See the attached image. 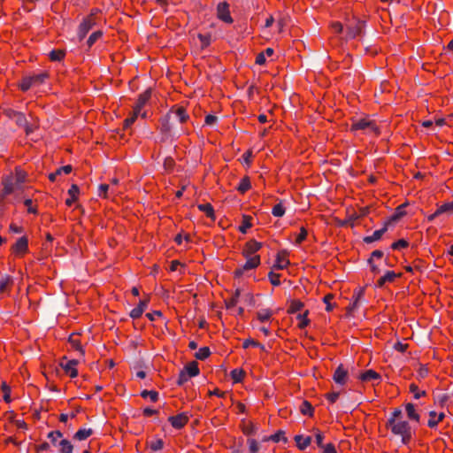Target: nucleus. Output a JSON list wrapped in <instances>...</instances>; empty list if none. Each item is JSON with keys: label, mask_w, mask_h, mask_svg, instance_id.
Segmentation results:
<instances>
[{"label": "nucleus", "mask_w": 453, "mask_h": 453, "mask_svg": "<svg viewBox=\"0 0 453 453\" xmlns=\"http://www.w3.org/2000/svg\"><path fill=\"white\" fill-rule=\"evenodd\" d=\"M365 296V288H359L354 290L352 302L346 308V314L351 316L353 311L358 307L360 300Z\"/></svg>", "instance_id": "nucleus-16"}, {"label": "nucleus", "mask_w": 453, "mask_h": 453, "mask_svg": "<svg viewBox=\"0 0 453 453\" xmlns=\"http://www.w3.org/2000/svg\"><path fill=\"white\" fill-rule=\"evenodd\" d=\"M164 441L162 439H157L150 443V448L152 451H157L164 448Z\"/></svg>", "instance_id": "nucleus-61"}, {"label": "nucleus", "mask_w": 453, "mask_h": 453, "mask_svg": "<svg viewBox=\"0 0 453 453\" xmlns=\"http://www.w3.org/2000/svg\"><path fill=\"white\" fill-rule=\"evenodd\" d=\"M357 379L360 380L362 382H369L372 380H378V384H379L381 380V375L379 372H377L376 371L370 369V370H365L364 372H361L358 374Z\"/></svg>", "instance_id": "nucleus-20"}, {"label": "nucleus", "mask_w": 453, "mask_h": 453, "mask_svg": "<svg viewBox=\"0 0 453 453\" xmlns=\"http://www.w3.org/2000/svg\"><path fill=\"white\" fill-rule=\"evenodd\" d=\"M24 204H25V206H27L28 213H32L35 215L38 214V206H37V204H35V205L33 204L32 199H30V198L25 199Z\"/></svg>", "instance_id": "nucleus-58"}, {"label": "nucleus", "mask_w": 453, "mask_h": 453, "mask_svg": "<svg viewBox=\"0 0 453 453\" xmlns=\"http://www.w3.org/2000/svg\"><path fill=\"white\" fill-rule=\"evenodd\" d=\"M79 361L77 359L67 360L65 364L63 361L60 362V366L64 369L65 374L69 375L71 378H76L78 376V370L76 366L78 365Z\"/></svg>", "instance_id": "nucleus-19"}, {"label": "nucleus", "mask_w": 453, "mask_h": 453, "mask_svg": "<svg viewBox=\"0 0 453 453\" xmlns=\"http://www.w3.org/2000/svg\"><path fill=\"white\" fill-rule=\"evenodd\" d=\"M409 205V203L406 201L405 203L398 205L394 213L390 216L391 220H395V222L399 221L402 218L407 215V211L405 208Z\"/></svg>", "instance_id": "nucleus-28"}, {"label": "nucleus", "mask_w": 453, "mask_h": 453, "mask_svg": "<svg viewBox=\"0 0 453 453\" xmlns=\"http://www.w3.org/2000/svg\"><path fill=\"white\" fill-rule=\"evenodd\" d=\"M93 430L91 428H88V429H79L73 435V439L74 440H78V441H83V440H86L87 438H88L89 436H91L93 434Z\"/></svg>", "instance_id": "nucleus-42"}, {"label": "nucleus", "mask_w": 453, "mask_h": 453, "mask_svg": "<svg viewBox=\"0 0 453 453\" xmlns=\"http://www.w3.org/2000/svg\"><path fill=\"white\" fill-rule=\"evenodd\" d=\"M3 114L8 119H15L18 126L26 124V116L23 112L15 111L12 108H4L3 109Z\"/></svg>", "instance_id": "nucleus-17"}, {"label": "nucleus", "mask_w": 453, "mask_h": 453, "mask_svg": "<svg viewBox=\"0 0 453 453\" xmlns=\"http://www.w3.org/2000/svg\"><path fill=\"white\" fill-rule=\"evenodd\" d=\"M274 312L271 309H264L257 312L256 317L260 322H265L272 319Z\"/></svg>", "instance_id": "nucleus-38"}, {"label": "nucleus", "mask_w": 453, "mask_h": 453, "mask_svg": "<svg viewBox=\"0 0 453 453\" xmlns=\"http://www.w3.org/2000/svg\"><path fill=\"white\" fill-rule=\"evenodd\" d=\"M403 277V273H395L394 271H387L386 273L379 278L375 283L377 288H382L387 282L393 283L396 279Z\"/></svg>", "instance_id": "nucleus-15"}, {"label": "nucleus", "mask_w": 453, "mask_h": 453, "mask_svg": "<svg viewBox=\"0 0 453 453\" xmlns=\"http://www.w3.org/2000/svg\"><path fill=\"white\" fill-rule=\"evenodd\" d=\"M229 8L230 5L226 1L220 2L217 5V18L226 24H232L234 22Z\"/></svg>", "instance_id": "nucleus-10"}, {"label": "nucleus", "mask_w": 453, "mask_h": 453, "mask_svg": "<svg viewBox=\"0 0 453 453\" xmlns=\"http://www.w3.org/2000/svg\"><path fill=\"white\" fill-rule=\"evenodd\" d=\"M436 210H437V214H439V215H441L444 213L452 215L453 214V201L444 203L441 205H438Z\"/></svg>", "instance_id": "nucleus-41"}, {"label": "nucleus", "mask_w": 453, "mask_h": 453, "mask_svg": "<svg viewBox=\"0 0 453 453\" xmlns=\"http://www.w3.org/2000/svg\"><path fill=\"white\" fill-rule=\"evenodd\" d=\"M28 238L24 235L17 240V242L11 247L12 254L23 257L28 253Z\"/></svg>", "instance_id": "nucleus-9"}, {"label": "nucleus", "mask_w": 453, "mask_h": 453, "mask_svg": "<svg viewBox=\"0 0 453 453\" xmlns=\"http://www.w3.org/2000/svg\"><path fill=\"white\" fill-rule=\"evenodd\" d=\"M280 274L274 273L273 270L269 272L268 273V279L271 282V284L274 287H278L280 285Z\"/></svg>", "instance_id": "nucleus-57"}, {"label": "nucleus", "mask_w": 453, "mask_h": 453, "mask_svg": "<svg viewBox=\"0 0 453 453\" xmlns=\"http://www.w3.org/2000/svg\"><path fill=\"white\" fill-rule=\"evenodd\" d=\"M268 439H271L273 442H279L282 441L284 443L288 442V438L285 436V432L283 430H278L275 434L268 436Z\"/></svg>", "instance_id": "nucleus-50"}, {"label": "nucleus", "mask_w": 453, "mask_h": 453, "mask_svg": "<svg viewBox=\"0 0 453 453\" xmlns=\"http://www.w3.org/2000/svg\"><path fill=\"white\" fill-rule=\"evenodd\" d=\"M304 307V303L299 299H293L289 301V305L287 309L288 314H294L301 311Z\"/></svg>", "instance_id": "nucleus-34"}, {"label": "nucleus", "mask_w": 453, "mask_h": 453, "mask_svg": "<svg viewBox=\"0 0 453 453\" xmlns=\"http://www.w3.org/2000/svg\"><path fill=\"white\" fill-rule=\"evenodd\" d=\"M384 234L383 230H376L373 232L372 235H367L363 238V242L365 243H372L373 242L379 241L381 239Z\"/></svg>", "instance_id": "nucleus-46"}, {"label": "nucleus", "mask_w": 453, "mask_h": 453, "mask_svg": "<svg viewBox=\"0 0 453 453\" xmlns=\"http://www.w3.org/2000/svg\"><path fill=\"white\" fill-rule=\"evenodd\" d=\"M1 391L3 392V399L6 403H10L12 402L11 398V387L6 383V381H3L1 384Z\"/></svg>", "instance_id": "nucleus-43"}, {"label": "nucleus", "mask_w": 453, "mask_h": 453, "mask_svg": "<svg viewBox=\"0 0 453 453\" xmlns=\"http://www.w3.org/2000/svg\"><path fill=\"white\" fill-rule=\"evenodd\" d=\"M60 171H64V173L69 174L73 171V166L71 165H66L58 168L55 172L50 173L48 176L50 181L55 182L57 180L58 176L60 175Z\"/></svg>", "instance_id": "nucleus-33"}, {"label": "nucleus", "mask_w": 453, "mask_h": 453, "mask_svg": "<svg viewBox=\"0 0 453 453\" xmlns=\"http://www.w3.org/2000/svg\"><path fill=\"white\" fill-rule=\"evenodd\" d=\"M414 270L418 272H423V270L426 267V262L423 259L417 258L412 262Z\"/></svg>", "instance_id": "nucleus-63"}, {"label": "nucleus", "mask_w": 453, "mask_h": 453, "mask_svg": "<svg viewBox=\"0 0 453 453\" xmlns=\"http://www.w3.org/2000/svg\"><path fill=\"white\" fill-rule=\"evenodd\" d=\"M299 411L303 415L313 418L315 409L308 400H303L299 407Z\"/></svg>", "instance_id": "nucleus-29"}, {"label": "nucleus", "mask_w": 453, "mask_h": 453, "mask_svg": "<svg viewBox=\"0 0 453 453\" xmlns=\"http://www.w3.org/2000/svg\"><path fill=\"white\" fill-rule=\"evenodd\" d=\"M66 56V50L65 49H55L49 54V58L51 62H60L64 60Z\"/></svg>", "instance_id": "nucleus-31"}, {"label": "nucleus", "mask_w": 453, "mask_h": 453, "mask_svg": "<svg viewBox=\"0 0 453 453\" xmlns=\"http://www.w3.org/2000/svg\"><path fill=\"white\" fill-rule=\"evenodd\" d=\"M197 38L201 42V48L203 50L210 46L211 42V35L210 33L207 34H198Z\"/></svg>", "instance_id": "nucleus-49"}, {"label": "nucleus", "mask_w": 453, "mask_h": 453, "mask_svg": "<svg viewBox=\"0 0 453 453\" xmlns=\"http://www.w3.org/2000/svg\"><path fill=\"white\" fill-rule=\"evenodd\" d=\"M252 217L250 215L243 214L242 224L239 226L238 229L242 234H246L247 230L252 226Z\"/></svg>", "instance_id": "nucleus-37"}, {"label": "nucleus", "mask_w": 453, "mask_h": 453, "mask_svg": "<svg viewBox=\"0 0 453 453\" xmlns=\"http://www.w3.org/2000/svg\"><path fill=\"white\" fill-rule=\"evenodd\" d=\"M14 286L13 277L11 275H4L0 279V295L6 294L10 296Z\"/></svg>", "instance_id": "nucleus-18"}, {"label": "nucleus", "mask_w": 453, "mask_h": 453, "mask_svg": "<svg viewBox=\"0 0 453 453\" xmlns=\"http://www.w3.org/2000/svg\"><path fill=\"white\" fill-rule=\"evenodd\" d=\"M167 112L170 113L171 118L172 114H175L178 117V119L180 124L187 123L190 119L186 107L182 105L174 104L170 108V110Z\"/></svg>", "instance_id": "nucleus-13"}, {"label": "nucleus", "mask_w": 453, "mask_h": 453, "mask_svg": "<svg viewBox=\"0 0 453 453\" xmlns=\"http://www.w3.org/2000/svg\"><path fill=\"white\" fill-rule=\"evenodd\" d=\"M334 298V295L333 293H328L323 297V302L326 303V311L330 312L336 306L335 303H332L331 301Z\"/></svg>", "instance_id": "nucleus-52"}, {"label": "nucleus", "mask_w": 453, "mask_h": 453, "mask_svg": "<svg viewBox=\"0 0 453 453\" xmlns=\"http://www.w3.org/2000/svg\"><path fill=\"white\" fill-rule=\"evenodd\" d=\"M141 396L142 398L150 397V401L152 403H157L158 401V398H159V394L156 390H147V389H144V390H142L141 392Z\"/></svg>", "instance_id": "nucleus-47"}, {"label": "nucleus", "mask_w": 453, "mask_h": 453, "mask_svg": "<svg viewBox=\"0 0 453 453\" xmlns=\"http://www.w3.org/2000/svg\"><path fill=\"white\" fill-rule=\"evenodd\" d=\"M69 198L65 200L66 206H72L79 198L80 188L77 184H72L68 189Z\"/></svg>", "instance_id": "nucleus-25"}, {"label": "nucleus", "mask_w": 453, "mask_h": 453, "mask_svg": "<svg viewBox=\"0 0 453 453\" xmlns=\"http://www.w3.org/2000/svg\"><path fill=\"white\" fill-rule=\"evenodd\" d=\"M349 372L342 364L339 365L333 374L334 381L341 386H345L348 382Z\"/></svg>", "instance_id": "nucleus-14"}, {"label": "nucleus", "mask_w": 453, "mask_h": 453, "mask_svg": "<svg viewBox=\"0 0 453 453\" xmlns=\"http://www.w3.org/2000/svg\"><path fill=\"white\" fill-rule=\"evenodd\" d=\"M410 246V242L405 239H399L396 242H394L390 248L394 250H399L402 249H407Z\"/></svg>", "instance_id": "nucleus-54"}, {"label": "nucleus", "mask_w": 453, "mask_h": 453, "mask_svg": "<svg viewBox=\"0 0 453 453\" xmlns=\"http://www.w3.org/2000/svg\"><path fill=\"white\" fill-rule=\"evenodd\" d=\"M352 124L349 127V131L354 134L357 131H363L364 134L372 133L376 137L380 135V128L377 125L376 121L371 119L369 116H366L360 119H351Z\"/></svg>", "instance_id": "nucleus-4"}, {"label": "nucleus", "mask_w": 453, "mask_h": 453, "mask_svg": "<svg viewBox=\"0 0 453 453\" xmlns=\"http://www.w3.org/2000/svg\"><path fill=\"white\" fill-rule=\"evenodd\" d=\"M445 418V414L443 412L437 413L434 411H429V419L427 421V426L429 428H434L438 426L440 422H441Z\"/></svg>", "instance_id": "nucleus-24"}, {"label": "nucleus", "mask_w": 453, "mask_h": 453, "mask_svg": "<svg viewBox=\"0 0 453 453\" xmlns=\"http://www.w3.org/2000/svg\"><path fill=\"white\" fill-rule=\"evenodd\" d=\"M103 12L99 8H92L78 27L77 36L80 42L86 38L88 32L102 20Z\"/></svg>", "instance_id": "nucleus-3"}, {"label": "nucleus", "mask_w": 453, "mask_h": 453, "mask_svg": "<svg viewBox=\"0 0 453 453\" xmlns=\"http://www.w3.org/2000/svg\"><path fill=\"white\" fill-rule=\"evenodd\" d=\"M409 391L413 394V397L415 399H419L420 397L426 396L427 393L426 390H419L418 387L415 383H411L409 387Z\"/></svg>", "instance_id": "nucleus-45"}, {"label": "nucleus", "mask_w": 453, "mask_h": 453, "mask_svg": "<svg viewBox=\"0 0 453 453\" xmlns=\"http://www.w3.org/2000/svg\"><path fill=\"white\" fill-rule=\"evenodd\" d=\"M346 31L348 38L356 39L357 37H360L365 35V28L366 24L365 20H362L354 15L351 17V19H346Z\"/></svg>", "instance_id": "nucleus-7"}, {"label": "nucleus", "mask_w": 453, "mask_h": 453, "mask_svg": "<svg viewBox=\"0 0 453 453\" xmlns=\"http://www.w3.org/2000/svg\"><path fill=\"white\" fill-rule=\"evenodd\" d=\"M308 236V231L305 226H302L300 227V233L296 238L295 243L296 245H301L307 238Z\"/></svg>", "instance_id": "nucleus-56"}, {"label": "nucleus", "mask_w": 453, "mask_h": 453, "mask_svg": "<svg viewBox=\"0 0 453 453\" xmlns=\"http://www.w3.org/2000/svg\"><path fill=\"white\" fill-rule=\"evenodd\" d=\"M403 418L402 411L399 408H395L385 426L393 434L399 435L403 445H409L415 433L412 431L410 423L407 420H403Z\"/></svg>", "instance_id": "nucleus-2"}, {"label": "nucleus", "mask_w": 453, "mask_h": 453, "mask_svg": "<svg viewBox=\"0 0 453 453\" xmlns=\"http://www.w3.org/2000/svg\"><path fill=\"white\" fill-rule=\"evenodd\" d=\"M68 342L71 347L79 351L81 356L85 355V349L81 342V334L80 333H72L68 337Z\"/></svg>", "instance_id": "nucleus-21"}, {"label": "nucleus", "mask_w": 453, "mask_h": 453, "mask_svg": "<svg viewBox=\"0 0 453 453\" xmlns=\"http://www.w3.org/2000/svg\"><path fill=\"white\" fill-rule=\"evenodd\" d=\"M313 431L315 432V441L319 448H324L323 440H324V434L318 428H313Z\"/></svg>", "instance_id": "nucleus-60"}, {"label": "nucleus", "mask_w": 453, "mask_h": 453, "mask_svg": "<svg viewBox=\"0 0 453 453\" xmlns=\"http://www.w3.org/2000/svg\"><path fill=\"white\" fill-rule=\"evenodd\" d=\"M285 211H286V208L283 205L282 202L280 201V203H276L273 207L272 214L274 217L280 218V217H282L285 214Z\"/></svg>", "instance_id": "nucleus-51"}, {"label": "nucleus", "mask_w": 453, "mask_h": 453, "mask_svg": "<svg viewBox=\"0 0 453 453\" xmlns=\"http://www.w3.org/2000/svg\"><path fill=\"white\" fill-rule=\"evenodd\" d=\"M407 418L411 421H415L416 423H420V414L416 410L415 404L412 403H407L404 405Z\"/></svg>", "instance_id": "nucleus-23"}, {"label": "nucleus", "mask_w": 453, "mask_h": 453, "mask_svg": "<svg viewBox=\"0 0 453 453\" xmlns=\"http://www.w3.org/2000/svg\"><path fill=\"white\" fill-rule=\"evenodd\" d=\"M251 188V181L250 178L248 175H245L242 178L239 185L236 187V190L243 195L248 192Z\"/></svg>", "instance_id": "nucleus-30"}, {"label": "nucleus", "mask_w": 453, "mask_h": 453, "mask_svg": "<svg viewBox=\"0 0 453 453\" xmlns=\"http://www.w3.org/2000/svg\"><path fill=\"white\" fill-rule=\"evenodd\" d=\"M50 78V73L44 71L38 74L24 76L18 83V88L22 92L28 91L33 86H40Z\"/></svg>", "instance_id": "nucleus-5"}, {"label": "nucleus", "mask_w": 453, "mask_h": 453, "mask_svg": "<svg viewBox=\"0 0 453 453\" xmlns=\"http://www.w3.org/2000/svg\"><path fill=\"white\" fill-rule=\"evenodd\" d=\"M170 113L166 112L158 119L157 130L160 134V142L165 143L173 140V125Z\"/></svg>", "instance_id": "nucleus-6"}, {"label": "nucleus", "mask_w": 453, "mask_h": 453, "mask_svg": "<svg viewBox=\"0 0 453 453\" xmlns=\"http://www.w3.org/2000/svg\"><path fill=\"white\" fill-rule=\"evenodd\" d=\"M263 247V243L255 239H250L245 242L242 256L246 258L244 265L236 267L233 273L234 279L242 277L245 272L257 268L261 264V257L256 253Z\"/></svg>", "instance_id": "nucleus-1"}, {"label": "nucleus", "mask_w": 453, "mask_h": 453, "mask_svg": "<svg viewBox=\"0 0 453 453\" xmlns=\"http://www.w3.org/2000/svg\"><path fill=\"white\" fill-rule=\"evenodd\" d=\"M243 161L247 165L248 167H250L252 164V160L254 157L253 151L251 149L248 150L243 155Z\"/></svg>", "instance_id": "nucleus-62"}, {"label": "nucleus", "mask_w": 453, "mask_h": 453, "mask_svg": "<svg viewBox=\"0 0 453 453\" xmlns=\"http://www.w3.org/2000/svg\"><path fill=\"white\" fill-rule=\"evenodd\" d=\"M309 313V310H306L303 313H300L296 316V319L300 320V322L297 325V327L299 329H304L306 326L310 325L311 320L308 319Z\"/></svg>", "instance_id": "nucleus-40"}, {"label": "nucleus", "mask_w": 453, "mask_h": 453, "mask_svg": "<svg viewBox=\"0 0 453 453\" xmlns=\"http://www.w3.org/2000/svg\"><path fill=\"white\" fill-rule=\"evenodd\" d=\"M167 420L173 428L180 430L188 425L189 417L186 412H180L177 415L170 416Z\"/></svg>", "instance_id": "nucleus-12"}, {"label": "nucleus", "mask_w": 453, "mask_h": 453, "mask_svg": "<svg viewBox=\"0 0 453 453\" xmlns=\"http://www.w3.org/2000/svg\"><path fill=\"white\" fill-rule=\"evenodd\" d=\"M199 373L200 369L198 367V362L191 361L188 363L184 366L183 370L180 372L176 383L178 386H182L188 380L189 378L196 377Z\"/></svg>", "instance_id": "nucleus-8"}, {"label": "nucleus", "mask_w": 453, "mask_h": 453, "mask_svg": "<svg viewBox=\"0 0 453 453\" xmlns=\"http://www.w3.org/2000/svg\"><path fill=\"white\" fill-rule=\"evenodd\" d=\"M240 427L243 434L247 436L254 435L257 432V427L252 421L245 423V421L242 420Z\"/></svg>", "instance_id": "nucleus-35"}, {"label": "nucleus", "mask_w": 453, "mask_h": 453, "mask_svg": "<svg viewBox=\"0 0 453 453\" xmlns=\"http://www.w3.org/2000/svg\"><path fill=\"white\" fill-rule=\"evenodd\" d=\"M289 251L287 250H280L276 254L275 262L272 267L273 270H284L288 267L290 261L288 259Z\"/></svg>", "instance_id": "nucleus-11"}, {"label": "nucleus", "mask_w": 453, "mask_h": 453, "mask_svg": "<svg viewBox=\"0 0 453 453\" xmlns=\"http://www.w3.org/2000/svg\"><path fill=\"white\" fill-rule=\"evenodd\" d=\"M247 442L249 444V451L250 453H257L259 450V445L256 439L249 438L247 440Z\"/></svg>", "instance_id": "nucleus-59"}, {"label": "nucleus", "mask_w": 453, "mask_h": 453, "mask_svg": "<svg viewBox=\"0 0 453 453\" xmlns=\"http://www.w3.org/2000/svg\"><path fill=\"white\" fill-rule=\"evenodd\" d=\"M211 356V350L209 347H202L195 354L196 359L205 360Z\"/></svg>", "instance_id": "nucleus-53"}, {"label": "nucleus", "mask_w": 453, "mask_h": 453, "mask_svg": "<svg viewBox=\"0 0 453 453\" xmlns=\"http://www.w3.org/2000/svg\"><path fill=\"white\" fill-rule=\"evenodd\" d=\"M59 452L60 453H72L73 450V446L70 441L67 439H63L59 441Z\"/></svg>", "instance_id": "nucleus-48"}, {"label": "nucleus", "mask_w": 453, "mask_h": 453, "mask_svg": "<svg viewBox=\"0 0 453 453\" xmlns=\"http://www.w3.org/2000/svg\"><path fill=\"white\" fill-rule=\"evenodd\" d=\"M230 376L234 383H240L246 377V372L242 368H236L231 371Z\"/></svg>", "instance_id": "nucleus-36"}, {"label": "nucleus", "mask_w": 453, "mask_h": 453, "mask_svg": "<svg viewBox=\"0 0 453 453\" xmlns=\"http://www.w3.org/2000/svg\"><path fill=\"white\" fill-rule=\"evenodd\" d=\"M27 173L19 166L15 167V180L17 184L24 183L27 180Z\"/></svg>", "instance_id": "nucleus-44"}, {"label": "nucleus", "mask_w": 453, "mask_h": 453, "mask_svg": "<svg viewBox=\"0 0 453 453\" xmlns=\"http://www.w3.org/2000/svg\"><path fill=\"white\" fill-rule=\"evenodd\" d=\"M63 436V433L59 430L51 431L48 434V438L50 440L52 444H56L57 439L61 438Z\"/></svg>", "instance_id": "nucleus-64"}, {"label": "nucleus", "mask_w": 453, "mask_h": 453, "mask_svg": "<svg viewBox=\"0 0 453 453\" xmlns=\"http://www.w3.org/2000/svg\"><path fill=\"white\" fill-rule=\"evenodd\" d=\"M3 189L2 196H5L11 195L14 191V183L12 175H9L2 180Z\"/></svg>", "instance_id": "nucleus-26"}, {"label": "nucleus", "mask_w": 453, "mask_h": 453, "mask_svg": "<svg viewBox=\"0 0 453 453\" xmlns=\"http://www.w3.org/2000/svg\"><path fill=\"white\" fill-rule=\"evenodd\" d=\"M151 96H152V88H149L144 92H142V94L139 95L134 106L142 110L151 99Z\"/></svg>", "instance_id": "nucleus-22"}, {"label": "nucleus", "mask_w": 453, "mask_h": 453, "mask_svg": "<svg viewBox=\"0 0 453 453\" xmlns=\"http://www.w3.org/2000/svg\"><path fill=\"white\" fill-rule=\"evenodd\" d=\"M175 165L173 157H166L164 160L163 166L167 173H172L174 170Z\"/></svg>", "instance_id": "nucleus-55"}, {"label": "nucleus", "mask_w": 453, "mask_h": 453, "mask_svg": "<svg viewBox=\"0 0 453 453\" xmlns=\"http://www.w3.org/2000/svg\"><path fill=\"white\" fill-rule=\"evenodd\" d=\"M294 440L296 442V447L300 450H304L311 442V436L303 437L301 434L296 435L294 437Z\"/></svg>", "instance_id": "nucleus-32"}, {"label": "nucleus", "mask_w": 453, "mask_h": 453, "mask_svg": "<svg viewBox=\"0 0 453 453\" xmlns=\"http://www.w3.org/2000/svg\"><path fill=\"white\" fill-rule=\"evenodd\" d=\"M104 32L102 30H96L93 32L87 40L88 49L90 50L92 46L103 37Z\"/></svg>", "instance_id": "nucleus-39"}, {"label": "nucleus", "mask_w": 453, "mask_h": 453, "mask_svg": "<svg viewBox=\"0 0 453 453\" xmlns=\"http://www.w3.org/2000/svg\"><path fill=\"white\" fill-rule=\"evenodd\" d=\"M200 211L205 213L206 217L209 218L212 222L216 220V215L213 206L210 203H200L197 205Z\"/></svg>", "instance_id": "nucleus-27"}]
</instances>
